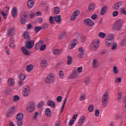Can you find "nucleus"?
I'll use <instances>...</instances> for the list:
<instances>
[{"instance_id": "a878e982", "label": "nucleus", "mask_w": 126, "mask_h": 126, "mask_svg": "<svg viewBox=\"0 0 126 126\" xmlns=\"http://www.w3.org/2000/svg\"><path fill=\"white\" fill-rule=\"evenodd\" d=\"M95 3H91L89 6V10L90 11H94V10L95 9Z\"/></svg>"}, {"instance_id": "0eeeda50", "label": "nucleus", "mask_w": 126, "mask_h": 126, "mask_svg": "<svg viewBox=\"0 0 126 126\" xmlns=\"http://www.w3.org/2000/svg\"><path fill=\"white\" fill-rule=\"evenodd\" d=\"M55 81V75L53 74L50 73L44 80L46 83L49 84L50 82H53Z\"/></svg>"}, {"instance_id": "dca6fc26", "label": "nucleus", "mask_w": 126, "mask_h": 126, "mask_svg": "<svg viewBox=\"0 0 126 126\" xmlns=\"http://www.w3.org/2000/svg\"><path fill=\"white\" fill-rule=\"evenodd\" d=\"M7 83L9 86L11 87L14 85V80L12 78H9L7 81Z\"/></svg>"}, {"instance_id": "37998d69", "label": "nucleus", "mask_w": 126, "mask_h": 126, "mask_svg": "<svg viewBox=\"0 0 126 126\" xmlns=\"http://www.w3.org/2000/svg\"><path fill=\"white\" fill-rule=\"evenodd\" d=\"M76 18H77V16L75 15H73V14H72V15L70 17V19L72 21L75 20Z\"/></svg>"}, {"instance_id": "20e7f679", "label": "nucleus", "mask_w": 126, "mask_h": 126, "mask_svg": "<svg viewBox=\"0 0 126 126\" xmlns=\"http://www.w3.org/2000/svg\"><path fill=\"white\" fill-rule=\"evenodd\" d=\"M28 18V14L26 13H24L21 14L20 16V23L22 25H24L26 23V21Z\"/></svg>"}, {"instance_id": "09e8293b", "label": "nucleus", "mask_w": 126, "mask_h": 126, "mask_svg": "<svg viewBox=\"0 0 126 126\" xmlns=\"http://www.w3.org/2000/svg\"><path fill=\"white\" fill-rule=\"evenodd\" d=\"M1 14V15H2V16H3V18H4V19H5V18H6V17H7V14L4 13V11H2Z\"/></svg>"}, {"instance_id": "5fc2aeb1", "label": "nucleus", "mask_w": 126, "mask_h": 126, "mask_svg": "<svg viewBox=\"0 0 126 126\" xmlns=\"http://www.w3.org/2000/svg\"><path fill=\"white\" fill-rule=\"evenodd\" d=\"M75 121V119L70 120L69 122V126H71L73 124H74V121Z\"/></svg>"}, {"instance_id": "4d7b16f0", "label": "nucleus", "mask_w": 126, "mask_h": 126, "mask_svg": "<svg viewBox=\"0 0 126 126\" xmlns=\"http://www.w3.org/2000/svg\"><path fill=\"white\" fill-rule=\"evenodd\" d=\"M17 124L19 126H22L23 122H22V120H17Z\"/></svg>"}, {"instance_id": "c9c22d12", "label": "nucleus", "mask_w": 126, "mask_h": 126, "mask_svg": "<svg viewBox=\"0 0 126 126\" xmlns=\"http://www.w3.org/2000/svg\"><path fill=\"white\" fill-rule=\"evenodd\" d=\"M74 15H76V16H78L79 14H80V11L79 10H76L73 13Z\"/></svg>"}, {"instance_id": "ea45409f", "label": "nucleus", "mask_w": 126, "mask_h": 126, "mask_svg": "<svg viewBox=\"0 0 126 126\" xmlns=\"http://www.w3.org/2000/svg\"><path fill=\"white\" fill-rule=\"evenodd\" d=\"M43 41L40 40L35 44V46L36 47H38V48H39V47H40L41 45H43Z\"/></svg>"}, {"instance_id": "864d4df0", "label": "nucleus", "mask_w": 126, "mask_h": 126, "mask_svg": "<svg viewBox=\"0 0 126 126\" xmlns=\"http://www.w3.org/2000/svg\"><path fill=\"white\" fill-rule=\"evenodd\" d=\"M85 99V94H81L80 96V101H82Z\"/></svg>"}, {"instance_id": "49530a36", "label": "nucleus", "mask_w": 126, "mask_h": 126, "mask_svg": "<svg viewBox=\"0 0 126 126\" xmlns=\"http://www.w3.org/2000/svg\"><path fill=\"white\" fill-rule=\"evenodd\" d=\"M46 47H47L46 44H44L43 45H42L40 47V51H45V50H46Z\"/></svg>"}, {"instance_id": "052dcab7", "label": "nucleus", "mask_w": 126, "mask_h": 126, "mask_svg": "<svg viewBox=\"0 0 126 126\" xmlns=\"http://www.w3.org/2000/svg\"><path fill=\"white\" fill-rule=\"evenodd\" d=\"M9 46L10 48H11L12 49H15V45L14 43H9Z\"/></svg>"}, {"instance_id": "9b49d317", "label": "nucleus", "mask_w": 126, "mask_h": 126, "mask_svg": "<svg viewBox=\"0 0 126 126\" xmlns=\"http://www.w3.org/2000/svg\"><path fill=\"white\" fill-rule=\"evenodd\" d=\"M17 14H18L17 8H16V7H14L12 9L11 16L13 18H15V17L17 16Z\"/></svg>"}, {"instance_id": "412c9836", "label": "nucleus", "mask_w": 126, "mask_h": 126, "mask_svg": "<svg viewBox=\"0 0 126 126\" xmlns=\"http://www.w3.org/2000/svg\"><path fill=\"white\" fill-rule=\"evenodd\" d=\"M47 63H48L47 60L45 59L42 60L40 63L41 67L45 68L47 66Z\"/></svg>"}, {"instance_id": "e433bc0d", "label": "nucleus", "mask_w": 126, "mask_h": 126, "mask_svg": "<svg viewBox=\"0 0 126 126\" xmlns=\"http://www.w3.org/2000/svg\"><path fill=\"white\" fill-rule=\"evenodd\" d=\"M26 76L24 74H21L20 76H19L20 80H24Z\"/></svg>"}, {"instance_id": "9d476101", "label": "nucleus", "mask_w": 126, "mask_h": 126, "mask_svg": "<svg viewBox=\"0 0 126 126\" xmlns=\"http://www.w3.org/2000/svg\"><path fill=\"white\" fill-rule=\"evenodd\" d=\"M84 23L85 25H88V26H93V24H94L93 21L90 19H85L84 20Z\"/></svg>"}, {"instance_id": "f257e3e1", "label": "nucleus", "mask_w": 126, "mask_h": 126, "mask_svg": "<svg viewBox=\"0 0 126 126\" xmlns=\"http://www.w3.org/2000/svg\"><path fill=\"white\" fill-rule=\"evenodd\" d=\"M34 47V40H30L26 42V46L22 47L21 48V51L23 52L25 56H29L30 52L28 50L32 49Z\"/></svg>"}, {"instance_id": "4be33fe9", "label": "nucleus", "mask_w": 126, "mask_h": 126, "mask_svg": "<svg viewBox=\"0 0 126 126\" xmlns=\"http://www.w3.org/2000/svg\"><path fill=\"white\" fill-rule=\"evenodd\" d=\"M114 34L111 33L109 34L106 39V41L109 42V41H114Z\"/></svg>"}, {"instance_id": "a19ab883", "label": "nucleus", "mask_w": 126, "mask_h": 126, "mask_svg": "<svg viewBox=\"0 0 126 126\" xmlns=\"http://www.w3.org/2000/svg\"><path fill=\"white\" fill-rule=\"evenodd\" d=\"M55 21H54V18L53 16H50L49 18V23L51 24H54Z\"/></svg>"}, {"instance_id": "680f3d73", "label": "nucleus", "mask_w": 126, "mask_h": 126, "mask_svg": "<svg viewBox=\"0 0 126 126\" xmlns=\"http://www.w3.org/2000/svg\"><path fill=\"white\" fill-rule=\"evenodd\" d=\"M99 114H100V112L99 110L97 109L95 111V117H99Z\"/></svg>"}, {"instance_id": "f03ea898", "label": "nucleus", "mask_w": 126, "mask_h": 126, "mask_svg": "<svg viewBox=\"0 0 126 126\" xmlns=\"http://www.w3.org/2000/svg\"><path fill=\"white\" fill-rule=\"evenodd\" d=\"M108 95L109 94H108V92H105L103 95L102 99L101 100L103 108H105V107L107 106V104H108V100H109Z\"/></svg>"}, {"instance_id": "72a5a7b5", "label": "nucleus", "mask_w": 126, "mask_h": 126, "mask_svg": "<svg viewBox=\"0 0 126 126\" xmlns=\"http://www.w3.org/2000/svg\"><path fill=\"white\" fill-rule=\"evenodd\" d=\"M63 104L61 108V113H63V110L64 109V106L65 105V103L66 102V98H64V100Z\"/></svg>"}, {"instance_id": "ddd939ff", "label": "nucleus", "mask_w": 126, "mask_h": 126, "mask_svg": "<svg viewBox=\"0 0 126 126\" xmlns=\"http://www.w3.org/2000/svg\"><path fill=\"white\" fill-rule=\"evenodd\" d=\"M76 45H77V39H74L71 42V45L69 46V49H73Z\"/></svg>"}, {"instance_id": "1a4fd4ad", "label": "nucleus", "mask_w": 126, "mask_h": 126, "mask_svg": "<svg viewBox=\"0 0 126 126\" xmlns=\"http://www.w3.org/2000/svg\"><path fill=\"white\" fill-rule=\"evenodd\" d=\"M23 37L24 39L27 41V42L31 41V36L29 34V32H28L27 31L24 32Z\"/></svg>"}, {"instance_id": "4468645a", "label": "nucleus", "mask_w": 126, "mask_h": 126, "mask_svg": "<svg viewBox=\"0 0 126 126\" xmlns=\"http://www.w3.org/2000/svg\"><path fill=\"white\" fill-rule=\"evenodd\" d=\"M7 35L9 37L14 35V28H10L7 32Z\"/></svg>"}, {"instance_id": "c85d7f7f", "label": "nucleus", "mask_w": 126, "mask_h": 126, "mask_svg": "<svg viewBox=\"0 0 126 126\" xmlns=\"http://www.w3.org/2000/svg\"><path fill=\"white\" fill-rule=\"evenodd\" d=\"M32 69H33V65L32 64H30L26 67V70L28 71V72H30Z\"/></svg>"}, {"instance_id": "de8ad7c7", "label": "nucleus", "mask_w": 126, "mask_h": 126, "mask_svg": "<svg viewBox=\"0 0 126 126\" xmlns=\"http://www.w3.org/2000/svg\"><path fill=\"white\" fill-rule=\"evenodd\" d=\"M42 26L44 29H46V28H48V27H49V24L47 23H43L42 24Z\"/></svg>"}, {"instance_id": "423d86ee", "label": "nucleus", "mask_w": 126, "mask_h": 126, "mask_svg": "<svg viewBox=\"0 0 126 126\" xmlns=\"http://www.w3.org/2000/svg\"><path fill=\"white\" fill-rule=\"evenodd\" d=\"M99 43H100L99 40L94 39L93 41V42L90 44L91 47L94 48V51H96L98 49V48H99V46H100Z\"/></svg>"}, {"instance_id": "c756f323", "label": "nucleus", "mask_w": 126, "mask_h": 126, "mask_svg": "<svg viewBox=\"0 0 126 126\" xmlns=\"http://www.w3.org/2000/svg\"><path fill=\"white\" fill-rule=\"evenodd\" d=\"M51 110L49 108H47L45 110V115L47 117H51Z\"/></svg>"}, {"instance_id": "6e6d98bb", "label": "nucleus", "mask_w": 126, "mask_h": 126, "mask_svg": "<svg viewBox=\"0 0 126 126\" xmlns=\"http://www.w3.org/2000/svg\"><path fill=\"white\" fill-rule=\"evenodd\" d=\"M118 68H117V66H114L113 67V72L114 73H115V74H116V73H118Z\"/></svg>"}, {"instance_id": "f704fd0d", "label": "nucleus", "mask_w": 126, "mask_h": 126, "mask_svg": "<svg viewBox=\"0 0 126 126\" xmlns=\"http://www.w3.org/2000/svg\"><path fill=\"white\" fill-rule=\"evenodd\" d=\"M99 36L100 38H102V39H103V38H105V37H106V33L102 32H100L99 33Z\"/></svg>"}, {"instance_id": "b1692460", "label": "nucleus", "mask_w": 126, "mask_h": 126, "mask_svg": "<svg viewBox=\"0 0 126 126\" xmlns=\"http://www.w3.org/2000/svg\"><path fill=\"white\" fill-rule=\"evenodd\" d=\"M54 20L57 22V23H60L61 20L62 19V16L61 15H57L55 16L54 17Z\"/></svg>"}, {"instance_id": "3c124183", "label": "nucleus", "mask_w": 126, "mask_h": 126, "mask_svg": "<svg viewBox=\"0 0 126 126\" xmlns=\"http://www.w3.org/2000/svg\"><path fill=\"white\" fill-rule=\"evenodd\" d=\"M65 37V33H63V34H61L59 37V39L61 40H63V39H64Z\"/></svg>"}, {"instance_id": "0e129e2a", "label": "nucleus", "mask_w": 126, "mask_h": 126, "mask_svg": "<svg viewBox=\"0 0 126 126\" xmlns=\"http://www.w3.org/2000/svg\"><path fill=\"white\" fill-rule=\"evenodd\" d=\"M18 85L19 86H23V80H20L18 82Z\"/></svg>"}, {"instance_id": "bf43d9fd", "label": "nucleus", "mask_w": 126, "mask_h": 126, "mask_svg": "<svg viewBox=\"0 0 126 126\" xmlns=\"http://www.w3.org/2000/svg\"><path fill=\"white\" fill-rule=\"evenodd\" d=\"M62 96H59L57 98V102H58L59 103H60V102H62Z\"/></svg>"}, {"instance_id": "a18cd8bd", "label": "nucleus", "mask_w": 126, "mask_h": 126, "mask_svg": "<svg viewBox=\"0 0 126 126\" xmlns=\"http://www.w3.org/2000/svg\"><path fill=\"white\" fill-rule=\"evenodd\" d=\"M85 120V117L84 116H83L81 118H80L79 120L80 122V124H82L84 122Z\"/></svg>"}, {"instance_id": "f8f14e48", "label": "nucleus", "mask_w": 126, "mask_h": 126, "mask_svg": "<svg viewBox=\"0 0 126 126\" xmlns=\"http://www.w3.org/2000/svg\"><path fill=\"white\" fill-rule=\"evenodd\" d=\"M84 56V50L82 49V47H80L79 49V54L78 55V57L79 59H82Z\"/></svg>"}, {"instance_id": "c03bdc74", "label": "nucleus", "mask_w": 126, "mask_h": 126, "mask_svg": "<svg viewBox=\"0 0 126 126\" xmlns=\"http://www.w3.org/2000/svg\"><path fill=\"white\" fill-rule=\"evenodd\" d=\"M29 16L31 18V19H32L34 18V17H35V14H34V13L33 12H32L29 14Z\"/></svg>"}, {"instance_id": "e2e57ef3", "label": "nucleus", "mask_w": 126, "mask_h": 126, "mask_svg": "<svg viewBox=\"0 0 126 126\" xmlns=\"http://www.w3.org/2000/svg\"><path fill=\"white\" fill-rule=\"evenodd\" d=\"M115 3H116V5H117L118 8H120V7L121 6V5L123 4V2L121 1L118 2H116Z\"/></svg>"}, {"instance_id": "58836bf2", "label": "nucleus", "mask_w": 126, "mask_h": 126, "mask_svg": "<svg viewBox=\"0 0 126 126\" xmlns=\"http://www.w3.org/2000/svg\"><path fill=\"white\" fill-rule=\"evenodd\" d=\"M120 12L124 15H126V11L125 9V8H120Z\"/></svg>"}, {"instance_id": "a211bd4d", "label": "nucleus", "mask_w": 126, "mask_h": 126, "mask_svg": "<svg viewBox=\"0 0 126 126\" xmlns=\"http://www.w3.org/2000/svg\"><path fill=\"white\" fill-rule=\"evenodd\" d=\"M47 105L52 108H56V103L53 100H48L47 101Z\"/></svg>"}, {"instance_id": "f3484780", "label": "nucleus", "mask_w": 126, "mask_h": 126, "mask_svg": "<svg viewBox=\"0 0 126 126\" xmlns=\"http://www.w3.org/2000/svg\"><path fill=\"white\" fill-rule=\"evenodd\" d=\"M24 115L22 113H18L16 117L17 121H22L23 120Z\"/></svg>"}, {"instance_id": "13d9d810", "label": "nucleus", "mask_w": 126, "mask_h": 126, "mask_svg": "<svg viewBox=\"0 0 126 126\" xmlns=\"http://www.w3.org/2000/svg\"><path fill=\"white\" fill-rule=\"evenodd\" d=\"M19 99V96H18V95H15L13 97V100L15 101H18Z\"/></svg>"}, {"instance_id": "473e14b6", "label": "nucleus", "mask_w": 126, "mask_h": 126, "mask_svg": "<svg viewBox=\"0 0 126 126\" xmlns=\"http://www.w3.org/2000/svg\"><path fill=\"white\" fill-rule=\"evenodd\" d=\"M42 29H43V27H35L34 28V31H35L36 33H38V32H39L40 30H42Z\"/></svg>"}, {"instance_id": "393cba45", "label": "nucleus", "mask_w": 126, "mask_h": 126, "mask_svg": "<svg viewBox=\"0 0 126 126\" xmlns=\"http://www.w3.org/2000/svg\"><path fill=\"white\" fill-rule=\"evenodd\" d=\"M93 66L94 67V68H97V67L99 66V64L98 63V61L97 60H94L93 62Z\"/></svg>"}, {"instance_id": "bb28decb", "label": "nucleus", "mask_w": 126, "mask_h": 126, "mask_svg": "<svg viewBox=\"0 0 126 126\" xmlns=\"http://www.w3.org/2000/svg\"><path fill=\"white\" fill-rule=\"evenodd\" d=\"M71 78H75L78 77V72L75 71L70 75Z\"/></svg>"}, {"instance_id": "4c0bfd02", "label": "nucleus", "mask_w": 126, "mask_h": 126, "mask_svg": "<svg viewBox=\"0 0 126 126\" xmlns=\"http://www.w3.org/2000/svg\"><path fill=\"white\" fill-rule=\"evenodd\" d=\"M88 110L89 112H93L94 111V106L92 105H90L88 107Z\"/></svg>"}, {"instance_id": "8fccbe9b", "label": "nucleus", "mask_w": 126, "mask_h": 126, "mask_svg": "<svg viewBox=\"0 0 126 126\" xmlns=\"http://www.w3.org/2000/svg\"><path fill=\"white\" fill-rule=\"evenodd\" d=\"M97 14H94L92 17L91 18L93 19V20H95V19H97Z\"/></svg>"}, {"instance_id": "6e6552de", "label": "nucleus", "mask_w": 126, "mask_h": 126, "mask_svg": "<svg viewBox=\"0 0 126 126\" xmlns=\"http://www.w3.org/2000/svg\"><path fill=\"white\" fill-rule=\"evenodd\" d=\"M23 90V95L25 96V97H27V96H28V94L30 93V87L26 86L24 87Z\"/></svg>"}, {"instance_id": "cd10ccee", "label": "nucleus", "mask_w": 126, "mask_h": 126, "mask_svg": "<svg viewBox=\"0 0 126 126\" xmlns=\"http://www.w3.org/2000/svg\"><path fill=\"white\" fill-rule=\"evenodd\" d=\"M61 11V9L60 7L56 6L54 8V13L55 14H59Z\"/></svg>"}, {"instance_id": "2f4dec72", "label": "nucleus", "mask_w": 126, "mask_h": 126, "mask_svg": "<svg viewBox=\"0 0 126 126\" xmlns=\"http://www.w3.org/2000/svg\"><path fill=\"white\" fill-rule=\"evenodd\" d=\"M114 41H108L105 42V45L107 47H111V45L113 44Z\"/></svg>"}, {"instance_id": "7c9ffc66", "label": "nucleus", "mask_w": 126, "mask_h": 126, "mask_svg": "<svg viewBox=\"0 0 126 126\" xmlns=\"http://www.w3.org/2000/svg\"><path fill=\"white\" fill-rule=\"evenodd\" d=\"M67 64H71V62H72V58H71V57L69 56H67Z\"/></svg>"}, {"instance_id": "338daca9", "label": "nucleus", "mask_w": 126, "mask_h": 126, "mask_svg": "<svg viewBox=\"0 0 126 126\" xmlns=\"http://www.w3.org/2000/svg\"><path fill=\"white\" fill-rule=\"evenodd\" d=\"M126 39H124L123 41H122V43L121 44V46L123 47L124 46H126Z\"/></svg>"}, {"instance_id": "79ce46f5", "label": "nucleus", "mask_w": 126, "mask_h": 126, "mask_svg": "<svg viewBox=\"0 0 126 126\" xmlns=\"http://www.w3.org/2000/svg\"><path fill=\"white\" fill-rule=\"evenodd\" d=\"M85 83H86V85H88L90 83V78H86L85 80Z\"/></svg>"}, {"instance_id": "603ef678", "label": "nucleus", "mask_w": 126, "mask_h": 126, "mask_svg": "<svg viewBox=\"0 0 126 126\" xmlns=\"http://www.w3.org/2000/svg\"><path fill=\"white\" fill-rule=\"evenodd\" d=\"M111 49L113 50H116L117 49V43H114L111 47Z\"/></svg>"}, {"instance_id": "6ab92c4d", "label": "nucleus", "mask_w": 126, "mask_h": 126, "mask_svg": "<svg viewBox=\"0 0 126 126\" xmlns=\"http://www.w3.org/2000/svg\"><path fill=\"white\" fill-rule=\"evenodd\" d=\"M108 10V7L106 6H103L102 9L100 10V15H104L105 12H107V10Z\"/></svg>"}, {"instance_id": "aec40b11", "label": "nucleus", "mask_w": 126, "mask_h": 126, "mask_svg": "<svg viewBox=\"0 0 126 126\" xmlns=\"http://www.w3.org/2000/svg\"><path fill=\"white\" fill-rule=\"evenodd\" d=\"M53 54L55 56H59V55H61V54H63V50L62 49L61 50L55 49L53 51Z\"/></svg>"}, {"instance_id": "69168bd1", "label": "nucleus", "mask_w": 126, "mask_h": 126, "mask_svg": "<svg viewBox=\"0 0 126 126\" xmlns=\"http://www.w3.org/2000/svg\"><path fill=\"white\" fill-rule=\"evenodd\" d=\"M43 106H44V102L41 101L38 104V107L41 108V107H43Z\"/></svg>"}, {"instance_id": "7ed1b4c3", "label": "nucleus", "mask_w": 126, "mask_h": 126, "mask_svg": "<svg viewBox=\"0 0 126 126\" xmlns=\"http://www.w3.org/2000/svg\"><path fill=\"white\" fill-rule=\"evenodd\" d=\"M35 102L33 101H30L27 104V110L29 113H32L35 110Z\"/></svg>"}, {"instance_id": "5701e85b", "label": "nucleus", "mask_w": 126, "mask_h": 126, "mask_svg": "<svg viewBox=\"0 0 126 126\" xmlns=\"http://www.w3.org/2000/svg\"><path fill=\"white\" fill-rule=\"evenodd\" d=\"M34 5V0H30L28 2V6L29 8H32Z\"/></svg>"}, {"instance_id": "39448f33", "label": "nucleus", "mask_w": 126, "mask_h": 126, "mask_svg": "<svg viewBox=\"0 0 126 126\" xmlns=\"http://www.w3.org/2000/svg\"><path fill=\"white\" fill-rule=\"evenodd\" d=\"M123 20L121 19L118 20L113 27L114 30H121Z\"/></svg>"}, {"instance_id": "2eb2a0df", "label": "nucleus", "mask_w": 126, "mask_h": 126, "mask_svg": "<svg viewBox=\"0 0 126 126\" xmlns=\"http://www.w3.org/2000/svg\"><path fill=\"white\" fill-rule=\"evenodd\" d=\"M15 113V107L14 106H12V107L9 109V112L7 114L8 117H10V114L12 115Z\"/></svg>"}, {"instance_id": "774afa93", "label": "nucleus", "mask_w": 126, "mask_h": 126, "mask_svg": "<svg viewBox=\"0 0 126 126\" xmlns=\"http://www.w3.org/2000/svg\"><path fill=\"white\" fill-rule=\"evenodd\" d=\"M64 74V73H63V71H60L59 72V75H60V77H61V78L63 77V76Z\"/></svg>"}]
</instances>
